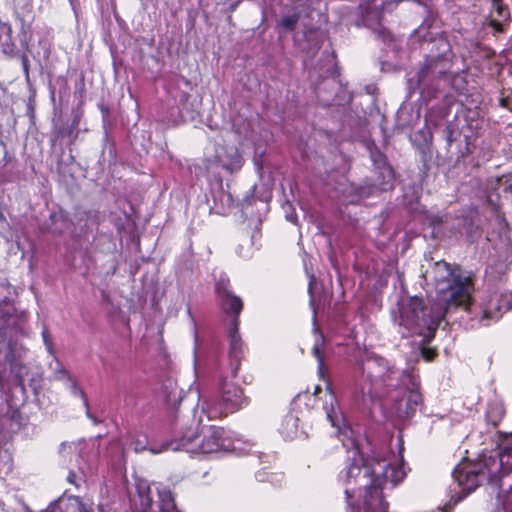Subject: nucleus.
Wrapping results in <instances>:
<instances>
[{"label": "nucleus", "mask_w": 512, "mask_h": 512, "mask_svg": "<svg viewBox=\"0 0 512 512\" xmlns=\"http://www.w3.org/2000/svg\"><path fill=\"white\" fill-rule=\"evenodd\" d=\"M324 409L327 419L337 429L339 435L348 438V443L344 439L341 441L347 449L351 448L350 453L353 455L352 462L338 475V482L344 487L346 501L349 505H353L351 500L356 494L362 492L372 483L390 479V483L394 487L405 478L406 472L399 464H391L385 459L363 460L356 441L350 436L353 432L345 426L343 415L338 409L337 399L332 392L329 393V400H326Z\"/></svg>", "instance_id": "nucleus-1"}, {"label": "nucleus", "mask_w": 512, "mask_h": 512, "mask_svg": "<svg viewBox=\"0 0 512 512\" xmlns=\"http://www.w3.org/2000/svg\"><path fill=\"white\" fill-rule=\"evenodd\" d=\"M360 372L366 376L371 386L386 388H399L403 386L400 399L396 403V412L401 418H410L417 408L422 405L423 399L419 391V382L411 374L395 369L381 356L371 355L361 362Z\"/></svg>", "instance_id": "nucleus-2"}, {"label": "nucleus", "mask_w": 512, "mask_h": 512, "mask_svg": "<svg viewBox=\"0 0 512 512\" xmlns=\"http://www.w3.org/2000/svg\"><path fill=\"white\" fill-rule=\"evenodd\" d=\"M170 417L176 422V431L174 438L166 441L159 448H151L153 454L161 453L166 450H185L189 453H215L234 449L232 441L222 427L203 426L199 429L200 421L191 420L189 416L170 414Z\"/></svg>", "instance_id": "nucleus-3"}, {"label": "nucleus", "mask_w": 512, "mask_h": 512, "mask_svg": "<svg viewBox=\"0 0 512 512\" xmlns=\"http://www.w3.org/2000/svg\"><path fill=\"white\" fill-rule=\"evenodd\" d=\"M446 313L441 303L432 300L427 306L417 296L400 298L396 308L391 312L394 323L402 329L401 334L404 337L418 335L426 342L434 338Z\"/></svg>", "instance_id": "nucleus-4"}, {"label": "nucleus", "mask_w": 512, "mask_h": 512, "mask_svg": "<svg viewBox=\"0 0 512 512\" xmlns=\"http://www.w3.org/2000/svg\"><path fill=\"white\" fill-rule=\"evenodd\" d=\"M20 334H24L22 320L7 310L0 316V386L3 388L12 381L24 391L28 369L21 362L25 351L18 342Z\"/></svg>", "instance_id": "nucleus-5"}, {"label": "nucleus", "mask_w": 512, "mask_h": 512, "mask_svg": "<svg viewBox=\"0 0 512 512\" xmlns=\"http://www.w3.org/2000/svg\"><path fill=\"white\" fill-rule=\"evenodd\" d=\"M426 276L434 282L437 290V298L433 301L441 303L445 311L452 307H466L470 303V279L461 276L458 269H452L445 261L435 262Z\"/></svg>", "instance_id": "nucleus-6"}, {"label": "nucleus", "mask_w": 512, "mask_h": 512, "mask_svg": "<svg viewBox=\"0 0 512 512\" xmlns=\"http://www.w3.org/2000/svg\"><path fill=\"white\" fill-rule=\"evenodd\" d=\"M221 399L205 400L202 404V411L208 419H216L233 413L248 404V398L244 396L243 390L228 382L226 378L221 379Z\"/></svg>", "instance_id": "nucleus-7"}, {"label": "nucleus", "mask_w": 512, "mask_h": 512, "mask_svg": "<svg viewBox=\"0 0 512 512\" xmlns=\"http://www.w3.org/2000/svg\"><path fill=\"white\" fill-rule=\"evenodd\" d=\"M448 70L449 63L443 57L429 58L417 73L408 79L409 88L419 90L423 96L432 97L440 89V81Z\"/></svg>", "instance_id": "nucleus-8"}, {"label": "nucleus", "mask_w": 512, "mask_h": 512, "mask_svg": "<svg viewBox=\"0 0 512 512\" xmlns=\"http://www.w3.org/2000/svg\"><path fill=\"white\" fill-rule=\"evenodd\" d=\"M453 478L467 495L487 479V472L481 463H467L454 469Z\"/></svg>", "instance_id": "nucleus-9"}, {"label": "nucleus", "mask_w": 512, "mask_h": 512, "mask_svg": "<svg viewBox=\"0 0 512 512\" xmlns=\"http://www.w3.org/2000/svg\"><path fill=\"white\" fill-rule=\"evenodd\" d=\"M390 479H383L380 483H372L364 488L358 495L362 499L360 508L363 512H388V502L384 500L382 489Z\"/></svg>", "instance_id": "nucleus-10"}, {"label": "nucleus", "mask_w": 512, "mask_h": 512, "mask_svg": "<svg viewBox=\"0 0 512 512\" xmlns=\"http://www.w3.org/2000/svg\"><path fill=\"white\" fill-rule=\"evenodd\" d=\"M510 309H512V294L494 291L484 303L480 321L483 325H488L489 323H485L486 320L497 321L505 311Z\"/></svg>", "instance_id": "nucleus-11"}, {"label": "nucleus", "mask_w": 512, "mask_h": 512, "mask_svg": "<svg viewBox=\"0 0 512 512\" xmlns=\"http://www.w3.org/2000/svg\"><path fill=\"white\" fill-rule=\"evenodd\" d=\"M217 295L221 302L222 310L226 314L233 315V326H238V316L243 308L242 300L234 295L230 289L222 287L221 284L217 286Z\"/></svg>", "instance_id": "nucleus-12"}, {"label": "nucleus", "mask_w": 512, "mask_h": 512, "mask_svg": "<svg viewBox=\"0 0 512 512\" xmlns=\"http://www.w3.org/2000/svg\"><path fill=\"white\" fill-rule=\"evenodd\" d=\"M245 347L238 333V326H234L230 332L229 360L231 374L236 377L240 368V362L244 355Z\"/></svg>", "instance_id": "nucleus-13"}, {"label": "nucleus", "mask_w": 512, "mask_h": 512, "mask_svg": "<svg viewBox=\"0 0 512 512\" xmlns=\"http://www.w3.org/2000/svg\"><path fill=\"white\" fill-rule=\"evenodd\" d=\"M213 199L215 203L214 209L218 214H225L227 209H229L233 204L231 194L222 189L214 193Z\"/></svg>", "instance_id": "nucleus-14"}, {"label": "nucleus", "mask_w": 512, "mask_h": 512, "mask_svg": "<svg viewBox=\"0 0 512 512\" xmlns=\"http://www.w3.org/2000/svg\"><path fill=\"white\" fill-rule=\"evenodd\" d=\"M280 432L286 438L293 439L296 437L298 432V418L292 414H288L284 417Z\"/></svg>", "instance_id": "nucleus-15"}, {"label": "nucleus", "mask_w": 512, "mask_h": 512, "mask_svg": "<svg viewBox=\"0 0 512 512\" xmlns=\"http://www.w3.org/2000/svg\"><path fill=\"white\" fill-rule=\"evenodd\" d=\"M215 161L223 168L231 169L234 164H238L240 162V155L236 149H231L227 156H223L217 151Z\"/></svg>", "instance_id": "nucleus-16"}, {"label": "nucleus", "mask_w": 512, "mask_h": 512, "mask_svg": "<svg viewBox=\"0 0 512 512\" xmlns=\"http://www.w3.org/2000/svg\"><path fill=\"white\" fill-rule=\"evenodd\" d=\"M504 416V409L500 404L491 405L486 412V420L494 427L498 425Z\"/></svg>", "instance_id": "nucleus-17"}, {"label": "nucleus", "mask_w": 512, "mask_h": 512, "mask_svg": "<svg viewBox=\"0 0 512 512\" xmlns=\"http://www.w3.org/2000/svg\"><path fill=\"white\" fill-rule=\"evenodd\" d=\"M16 412H13L11 416H4L0 419V427L2 429L6 428L8 426L9 432H14L19 429L20 423L16 419Z\"/></svg>", "instance_id": "nucleus-18"}, {"label": "nucleus", "mask_w": 512, "mask_h": 512, "mask_svg": "<svg viewBox=\"0 0 512 512\" xmlns=\"http://www.w3.org/2000/svg\"><path fill=\"white\" fill-rule=\"evenodd\" d=\"M312 352H313V355L318 360V372H319V375L327 383V389H330V384L328 383V381L325 379V376H324V361H323V357L321 355L320 344H319L318 340H316V342L314 344V347L312 349Z\"/></svg>", "instance_id": "nucleus-19"}, {"label": "nucleus", "mask_w": 512, "mask_h": 512, "mask_svg": "<svg viewBox=\"0 0 512 512\" xmlns=\"http://www.w3.org/2000/svg\"><path fill=\"white\" fill-rule=\"evenodd\" d=\"M13 462L9 453L4 450L0 451V473H8L12 470Z\"/></svg>", "instance_id": "nucleus-20"}, {"label": "nucleus", "mask_w": 512, "mask_h": 512, "mask_svg": "<svg viewBox=\"0 0 512 512\" xmlns=\"http://www.w3.org/2000/svg\"><path fill=\"white\" fill-rule=\"evenodd\" d=\"M71 500L74 502V512H93L92 504L82 498L74 496Z\"/></svg>", "instance_id": "nucleus-21"}, {"label": "nucleus", "mask_w": 512, "mask_h": 512, "mask_svg": "<svg viewBox=\"0 0 512 512\" xmlns=\"http://www.w3.org/2000/svg\"><path fill=\"white\" fill-rule=\"evenodd\" d=\"M298 20H299L298 14L286 15L281 19L280 24L284 29H286L288 31H292V30H294Z\"/></svg>", "instance_id": "nucleus-22"}, {"label": "nucleus", "mask_w": 512, "mask_h": 512, "mask_svg": "<svg viewBox=\"0 0 512 512\" xmlns=\"http://www.w3.org/2000/svg\"><path fill=\"white\" fill-rule=\"evenodd\" d=\"M372 159L375 163L379 162L383 164V173L386 174L388 181L385 183V185L389 184V181L392 179V170L389 166L386 165L383 155L381 153H372Z\"/></svg>", "instance_id": "nucleus-23"}, {"label": "nucleus", "mask_w": 512, "mask_h": 512, "mask_svg": "<svg viewBox=\"0 0 512 512\" xmlns=\"http://www.w3.org/2000/svg\"><path fill=\"white\" fill-rule=\"evenodd\" d=\"M502 506L505 512H512V490L504 496Z\"/></svg>", "instance_id": "nucleus-24"}, {"label": "nucleus", "mask_w": 512, "mask_h": 512, "mask_svg": "<svg viewBox=\"0 0 512 512\" xmlns=\"http://www.w3.org/2000/svg\"><path fill=\"white\" fill-rule=\"evenodd\" d=\"M72 390L75 395H79L83 399L85 406L88 408V400L86 394L84 393L83 390L78 388L75 381H72Z\"/></svg>", "instance_id": "nucleus-25"}, {"label": "nucleus", "mask_w": 512, "mask_h": 512, "mask_svg": "<svg viewBox=\"0 0 512 512\" xmlns=\"http://www.w3.org/2000/svg\"><path fill=\"white\" fill-rule=\"evenodd\" d=\"M21 63H22V67H23V71H24L26 80H29V60H28L27 55L23 54L21 56Z\"/></svg>", "instance_id": "nucleus-26"}, {"label": "nucleus", "mask_w": 512, "mask_h": 512, "mask_svg": "<svg viewBox=\"0 0 512 512\" xmlns=\"http://www.w3.org/2000/svg\"><path fill=\"white\" fill-rule=\"evenodd\" d=\"M188 99H189V94L186 92H181L179 94V99H178L179 107L184 108L186 106Z\"/></svg>", "instance_id": "nucleus-27"}, {"label": "nucleus", "mask_w": 512, "mask_h": 512, "mask_svg": "<svg viewBox=\"0 0 512 512\" xmlns=\"http://www.w3.org/2000/svg\"><path fill=\"white\" fill-rule=\"evenodd\" d=\"M42 335H43V340H44V343H45V345H46V347H47L48 351H49L50 353H52V345H51L50 340L48 339L47 332L44 330V331L42 332Z\"/></svg>", "instance_id": "nucleus-28"}, {"label": "nucleus", "mask_w": 512, "mask_h": 512, "mask_svg": "<svg viewBox=\"0 0 512 512\" xmlns=\"http://www.w3.org/2000/svg\"><path fill=\"white\" fill-rule=\"evenodd\" d=\"M220 284H221V286H222V287H225V288L229 289V280H228L227 278H225V277H221V278L217 281L216 286H218V285H220ZM215 289L217 290V287H215Z\"/></svg>", "instance_id": "nucleus-29"}, {"label": "nucleus", "mask_w": 512, "mask_h": 512, "mask_svg": "<svg viewBox=\"0 0 512 512\" xmlns=\"http://www.w3.org/2000/svg\"><path fill=\"white\" fill-rule=\"evenodd\" d=\"M145 443L143 441H140L139 439L136 441L135 443V447H134V450L136 452H140V451H143L145 450Z\"/></svg>", "instance_id": "nucleus-30"}, {"label": "nucleus", "mask_w": 512, "mask_h": 512, "mask_svg": "<svg viewBox=\"0 0 512 512\" xmlns=\"http://www.w3.org/2000/svg\"><path fill=\"white\" fill-rule=\"evenodd\" d=\"M286 219L292 223H296L297 215L295 213L287 214Z\"/></svg>", "instance_id": "nucleus-31"}, {"label": "nucleus", "mask_w": 512, "mask_h": 512, "mask_svg": "<svg viewBox=\"0 0 512 512\" xmlns=\"http://www.w3.org/2000/svg\"><path fill=\"white\" fill-rule=\"evenodd\" d=\"M1 26L7 31L8 34L12 32L11 27L6 24H1Z\"/></svg>", "instance_id": "nucleus-32"}, {"label": "nucleus", "mask_w": 512, "mask_h": 512, "mask_svg": "<svg viewBox=\"0 0 512 512\" xmlns=\"http://www.w3.org/2000/svg\"><path fill=\"white\" fill-rule=\"evenodd\" d=\"M361 394H362L363 396H364L365 394H369V395H370V394H372V389H371V388H369V389L366 391L364 388H362V390H361Z\"/></svg>", "instance_id": "nucleus-33"}, {"label": "nucleus", "mask_w": 512, "mask_h": 512, "mask_svg": "<svg viewBox=\"0 0 512 512\" xmlns=\"http://www.w3.org/2000/svg\"><path fill=\"white\" fill-rule=\"evenodd\" d=\"M74 478H75V474L74 473H70L69 476H68V481L70 483H74Z\"/></svg>", "instance_id": "nucleus-34"}, {"label": "nucleus", "mask_w": 512, "mask_h": 512, "mask_svg": "<svg viewBox=\"0 0 512 512\" xmlns=\"http://www.w3.org/2000/svg\"><path fill=\"white\" fill-rule=\"evenodd\" d=\"M73 127H76L78 125V118L76 117L73 121Z\"/></svg>", "instance_id": "nucleus-35"}, {"label": "nucleus", "mask_w": 512, "mask_h": 512, "mask_svg": "<svg viewBox=\"0 0 512 512\" xmlns=\"http://www.w3.org/2000/svg\"><path fill=\"white\" fill-rule=\"evenodd\" d=\"M59 373H61L63 376H68V373L64 369L60 370Z\"/></svg>", "instance_id": "nucleus-36"}, {"label": "nucleus", "mask_w": 512, "mask_h": 512, "mask_svg": "<svg viewBox=\"0 0 512 512\" xmlns=\"http://www.w3.org/2000/svg\"><path fill=\"white\" fill-rule=\"evenodd\" d=\"M319 391H320V387L317 386L316 389H315V394H317Z\"/></svg>", "instance_id": "nucleus-37"}, {"label": "nucleus", "mask_w": 512, "mask_h": 512, "mask_svg": "<svg viewBox=\"0 0 512 512\" xmlns=\"http://www.w3.org/2000/svg\"><path fill=\"white\" fill-rule=\"evenodd\" d=\"M67 377L69 378V381H71V382L73 381L72 378L69 377V375Z\"/></svg>", "instance_id": "nucleus-38"}]
</instances>
